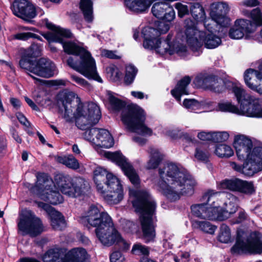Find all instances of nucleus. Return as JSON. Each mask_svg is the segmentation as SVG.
Instances as JSON below:
<instances>
[{
	"label": "nucleus",
	"instance_id": "f257e3e1",
	"mask_svg": "<svg viewBox=\"0 0 262 262\" xmlns=\"http://www.w3.org/2000/svg\"><path fill=\"white\" fill-rule=\"evenodd\" d=\"M60 101L64 110V118L69 121L72 117L75 118L77 127L82 130H86L83 133V137L86 140L95 145L99 143L97 138L99 133L108 138L107 130L91 128L98 122L101 117L100 108L96 104L80 102V98L73 92L63 93Z\"/></svg>",
	"mask_w": 262,
	"mask_h": 262
},
{
	"label": "nucleus",
	"instance_id": "f03ea898",
	"mask_svg": "<svg viewBox=\"0 0 262 262\" xmlns=\"http://www.w3.org/2000/svg\"><path fill=\"white\" fill-rule=\"evenodd\" d=\"M36 178L35 186L32 188V191L42 200L53 205L63 202L59 191L69 196L76 198L85 194L90 188L88 182L80 177L75 178L72 182L69 176L58 174L55 176L53 182L47 174L39 173Z\"/></svg>",
	"mask_w": 262,
	"mask_h": 262
},
{
	"label": "nucleus",
	"instance_id": "7ed1b4c3",
	"mask_svg": "<svg viewBox=\"0 0 262 262\" xmlns=\"http://www.w3.org/2000/svg\"><path fill=\"white\" fill-rule=\"evenodd\" d=\"M43 22L48 28L54 31L51 33L46 34V38L50 41L61 43L64 52L68 54L80 56L81 60L79 62L74 61L73 57H69L67 60L68 66L86 78L102 83V78L97 72L95 60L90 53L74 42L63 41L62 37H70L71 35V32L68 30L55 26L47 19H45Z\"/></svg>",
	"mask_w": 262,
	"mask_h": 262
},
{
	"label": "nucleus",
	"instance_id": "20e7f679",
	"mask_svg": "<svg viewBox=\"0 0 262 262\" xmlns=\"http://www.w3.org/2000/svg\"><path fill=\"white\" fill-rule=\"evenodd\" d=\"M159 174L163 181L160 187L164 195L170 201H175L182 195L193 193L196 182L181 166L168 163L159 169Z\"/></svg>",
	"mask_w": 262,
	"mask_h": 262
},
{
	"label": "nucleus",
	"instance_id": "39448f33",
	"mask_svg": "<svg viewBox=\"0 0 262 262\" xmlns=\"http://www.w3.org/2000/svg\"><path fill=\"white\" fill-rule=\"evenodd\" d=\"M225 85L234 94L239 107L230 101H221L217 105L216 103L209 101L206 103L209 109L249 117L262 118V99L251 95L239 83L229 81Z\"/></svg>",
	"mask_w": 262,
	"mask_h": 262
},
{
	"label": "nucleus",
	"instance_id": "423d86ee",
	"mask_svg": "<svg viewBox=\"0 0 262 262\" xmlns=\"http://www.w3.org/2000/svg\"><path fill=\"white\" fill-rule=\"evenodd\" d=\"M233 144L238 158L245 161L243 165L231 162L232 169L247 176H252L262 170V146L253 147L251 140L244 135L235 136Z\"/></svg>",
	"mask_w": 262,
	"mask_h": 262
},
{
	"label": "nucleus",
	"instance_id": "0eeeda50",
	"mask_svg": "<svg viewBox=\"0 0 262 262\" xmlns=\"http://www.w3.org/2000/svg\"><path fill=\"white\" fill-rule=\"evenodd\" d=\"M83 218L92 227H96L97 237L104 245L110 246L122 239L114 226L111 217L99 205H92L85 211Z\"/></svg>",
	"mask_w": 262,
	"mask_h": 262
},
{
	"label": "nucleus",
	"instance_id": "6e6552de",
	"mask_svg": "<svg viewBox=\"0 0 262 262\" xmlns=\"http://www.w3.org/2000/svg\"><path fill=\"white\" fill-rule=\"evenodd\" d=\"M129 195L134 198L133 204L140 213L143 237L146 243L154 240L156 236L155 216L156 203L148 191L145 190H129Z\"/></svg>",
	"mask_w": 262,
	"mask_h": 262
},
{
	"label": "nucleus",
	"instance_id": "1a4fd4ad",
	"mask_svg": "<svg viewBox=\"0 0 262 262\" xmlns=\"http://www.w3.org/2000/svg\"><path fill=\"white\" fill-rule=\"evenodd\" d=\"M42 46L37 43H32L28 49L26 55L19 61V66L35 80V82L42 83L43 80L30 74L48 78L57 74L55 64L50 60L40 58L38 61H33L30 58L37 57L41 55Z\"/></svg>",
	"mask_w": 262,
	"mask_h": 262
},
{
	"label": "nucleus",
	"instance_id": "9d476101",
	"mask_svg": "<svg viewBox=\"0 0 262 262\" xmlns=\"http://www.w3.org/2000/svg\"><path fill=\"white\" fill-rule=\"evenodd\" d=\"M144 38L143 46L145 49L154 50L157 53L164 55L168 53L170 55L174 53L184 57L187 55L188 50L186 46L182 42H180L178 39L170 43L171 36L168 35L166 40H162L159 37V32L155 29L146 27L141 32Z\"/></svg>",
	"mask_w": 262,
	"mask_h": 262
},
{
	"label": "nucleus",
	"instance_id": "9b49d317",
	"mask_svg": "<svg viewBox=\"0 0 262 262\" xmlns=\"http://www.w3.org/2000/svg\"><path fill=\"white\" fill-rule=\"evenodd\" d=\"M93 179L98 191L105 194V198L111 204H117L123 198L122 186L119 179L106 169L97 166L93 171Z\"/></svg>",
	"mask_w": 262,
	"mask_h": 262
},
{
	"label": "nucleus",
	"instance_id": "f8f14e48",
	"mask_svg": "<svg viewBox=\"0 0 262 262\" xmlns=\"http://www.w3.org/2000/svg\"><path fill=\"white\" fill-rule=\"evenodd\" d=\"M145 119L144 111L137 105H128L122 112L121 120L131 132L150 136L152 130L144 123Z\"/></svg>",
	"mask_w": 262,
	"mask_h": 262
},
{
	"label": "nucleus",
	"instance_id": "ddd939ff",
	"mask_svg": "<svg viewBox=\"0 0 262 262\" xmlns=\"http://www.w3.org/2000/svg\"><path fill=\"white\" fill-rule=\"evenodd\" d=\"M233 253H262V234L259 232H244L238 231L237 238L231 249Z\"/></svg>",
	"mask_w": 262,
	"mask_h": 262
},
{
	"label": "nucleus",
	"instance_id": "4468645a",
	"mask_svg": "<svg viewBox=\"0 0 262 262\" xmlns=\"http://www.w3.org/2000/svg\"><path fill=\"white\" fill-rule=\"evenodd\" d=\"M220 195L219 192L208 190L202 197V203L193 205L191 206L192 214L198 217L204 219L216 220L215 200Z\"/></svg>",
	"mask_w": 262,
	"mask_h": 262
},
{
	"label": "nucleus",
	"instance_id": "2eb2a0df",
	"mask_svg": "<svg viewBox=\"0 0 262 262\" xmlns=\"http://www.w3.org/2000/svg\"><path fill=\"white\" fill-rule=\"evenodd\" d=\"M86 250L81 247L72 249L68 253L63 249L49 250L43 256L44 262H84L86 256Z\"/></svg>",
	"mask_w": 262,
	"mask_h": 262
},
{
	"label": "nucleus",
	"instance_id": "dca6fc26",
	"mask_svg": "<svg viewBox=\"0 0 262 262\" xmlns=\"http://www.w3.org/2000/svg\"><path fill=\"white\" fill-rule=\"evenodd\" d=\"M185 30L178 34L176 39L183 41L185 40L193 51H198L203 45V37L205 35L204 31L199 30L196 24L190 18H187L184 21Z\"/></svg>",
	"mask_w": 262,
	"mask_h": 262
},
{
	"label": "nucleus",
	"instance_id": "f3484780",
	"mask_svg": "<svg viewBox=\"0 0 262 262\" xmlns=\"http://www.w3.org/2000/svg\"><path fill=\"white\" fill-rule=\"evenodd\" d=\"M220 193L215 200L216 220L224 221L229 218L237 210L238 198L231 193Z\"/></svg>",
	"mask_w": 262,
	"mask_h": 262
},
{
	"label": "nucleus",
	"instance_id": "a211bd4d",
	"mask_svg": "<svg viewBox=\"0 0 262 262\" xmlns=\"http://www.w3.org/2000/svg\"><path fill=\"white\" fill-rule=\"evenodd\" d=\"M18 227L23 234H29L34 237L43 231V226L40 220L30 210L22 211L18 223Z\"/></svg>",
	"mask_w": 262,
	"mask_h": 262
},
{
	"label": "nucleus",
	"instance_id": "6ab92c4d",
	"mask_svg": "<svg viewBox=\"0 0 262 262\" xmlns=\"http://www.w3.org/2000/svg\"><path fill=\"white\" fill-rule=\"evenodd\" d=\"M105 156L107 159L116 163L121 167L124 174L133 184L134 185L139 184L140 179L139 176L132 165L122 154L119 152H111L107 151L105 152Z\"/></svg>",
	"mask_w": 262,
	"mask_h": 262
},
{
	"label": "nucleus",
	"instance_id": "aec40b11",
	"mask_svg": "<svg viewBox=\"0 0 262 262\" xmlns=\"http://www.w3.org/2000/svg\"><path fill=\"white\" fill-rule=\"evenodd\" d=\"M217 187L220 189H228L248 194H251L255 191L253 182L238 179H225L217 183Z\"/></svg>",
	"mask_w": 262,
	"mask_h": 262
},
{
	"label": "nucleus",
	"instance_id": "412c9836",
	"mask_svg": "<svg viewBox=\"0 0 262 262\" xmlns=\"http://www.w3.org/2000/svg\"><path fill=\"white\" fill-rule=\"evenodd\" d=\"M193 83L198 88L209 90L215 93H221L224 90L222 80L213 75L201 73L198 74L193 81Z\"/></svg>",
	"mask_w": 262,
	"mask_h": 262
},
{
	"label": "nucleus",
	"instance_id": "4be33fe9",
	"mask_svg": "<svg viewBox=\"0 0 262 262\" xmlns=\"http://www.w3.org/2000/svg\"><path fill=\"white\" fill-rule=\"evenodd\" d=\"M244 80L249 88L262 94V60L257 70L249 69L245 72Z\"/></svg>",
	"mask_w": 262,
	"mask_h": 262
},
{
	"label": "nucleus",
	"instance_id": "5701e85b",
	"mask_svg": "<svg viewBox=\"0 0 262 262\" xmlns=\"http://www.w3.org/2000/svg\"><path fill=\"white\" fill-rule=\"evenodd\" d=\"M13 14L25 20L34 18L36 11L34 6L27 0H15L12 4Z\"/></svg>",
	"mask_w": 262,
	"mask_h": 262
},
{
	"label": "nucleus",
	"instance_id": "b1692460",
	"mask_svg": "<svg viewBox=\"0 0 262 262\" xmlns=\"http://www.w3.org/2000/svg\"><path fill=\"white\" fill-rule=\"evenodd\" d=\"M255 31V27L249 20L241 19L235 21L234 26L229 32V37L234 39H239L245 34H249Z\"/></svg>",
	"mask_w": 262,
	"mask_h": 262
},
{
	"label": "nucleus",
	"instance_id": "393cba45",
	"mask_svg": "<svg viewBox=\"0 0 262 262\" xmlns=\"http://www.w3.org/2000/svg\"><path fill=\"white\" fill-rule=\"evenodd\" d=\"M214 24L210 23L209 21H204V27L206 31L203 37V41L205 47L208 49H214L221 45V38L217 34L219 32L215 28H213Z\"/></svg>",
	"mask_w": 262,
	"mask_h": 262
},
{
	"label": "nucleus",
	"instance_id": "a878e982",
	"mask_svg": "<svg viewBox=\"0 0 262 262\" xmlns=\"http://www.w3.org/2000/svg\"><path fill=\"white\" fill-rule=\"evenodd\" d=\"M39 207L42 208L50 216L51 224L55 230H62L66 226L63 216L58 211L48 204L41 202H36Z\"/></svg>",
	"mask_w": 262,
	"mask_h": 262
},
{
	"label": "nucleus",
	"instance_id": "bb28decb",
	"mask_svg": "<svg viewBox=\"0 0 262 262\" xmlns=\"http://www.w3.org/2000/svg\"><path fill=\"white\" fill-rule=\"evenodd\" d=\"M154 0H125L126 7L136 13L143 12L148 9Z\"/></svg>",
	"mask_w": 262,
	"mask_h": 262
},
{
	"label": "nucleus",
	"instance_id": "cd10ccee",
	"mask_svg": "<svg viewBox=\"0 0 262 262\" xmlns=\"http://www.w3.org/2000/svg\"><path fill=\"white\" fill-rule=\"evenodd\" d=\"M190 81V78L185 76L178 83L176 88L171 91V95L178 101H180L182 95L189 94L187 87Z\"/></svg>",
	"mask_w": 262,
	"mask_h": 262
},
{
	"label": "nucleus",
	"instance_id": "c85d7f7f",
	"mask_svg": "<svg viewBox=\"0 0 262 262\" xmlns=\"http://www.w3.org/2000/svg\"><path fill=\"white\" fill-rule=\"evenodd\" d=\"M148 152L150 154V159L147 164L148 169L157 168L162 160V155L158 149L153 147H149Z\"/></svg>",
	"mask_w": 262,
	"mask_h": 262
},
{
	"label": "nucleus",
	"instance_id": "c756f323",
	"mask_svg": "<svg viewBox=\"0 0 262 262\" xmlns=\"http://www.w3.org/2000/svg\"><path fill=\"white\" fill-rule=\"evenodd\" d=\"M229 11L228 5L224 2L213 3L211 5L210 15L211 18H216L221 15H226Z\"/></svg>",
	"mask_w": 262,
	"mask_h": 262
},
{
	"label": "nucleus",
	"instance_id": "7c9ffc66",
	"mask_svg": "<svg viewBox=\"0 0 262 262\" xmlns=\"http://www.w3.org/2000/svg\"><path fill=\"white\" fill-rule=\"evenodd\" d=\"M80 8L85 20L90 23L93 19V3L91 0H80Z\"/></svg>",
	"mask_w": 262,
	"mask_h": 262
},
{
	"label": "nucleus",
	"instance_id": "2f4dec72",
	"mask_svg": "<svg viewBox=\"0 0 262 262\" xmlns=\"http://www.w3.org/2000/svg\"><path fill=\"white\" fill-rule=\"evenodd\" d=\"M190 11L193 18L197 21H202L205 19L206 14L202 6L199 3L191 4Z\"/></svg>",
	"mask_w": 262,
	"mask_h": 262
},
{
	"label": "nucleus",
	"instance_id": "473e14b6",
	"mask_svg": "<svg viewBox=\"0 0 262 262\" xmlns=\"http://www.w3.org/2000/svg\"><path fill=\"white\" fill-rule=\"evenodd\" d=\"M57 161L69 168L76 170L80 167L78 161L72 155L67 156H59L56 159Z\"/></svg>",
	"mask_w": 262,
	"mask_h": 262
},
{
	"label": "nucleus",
	"instance_id": "72a5a7b5",
	"mask_svg": "<svg viewBox=\"0 0 262 262\" xmlns=\"http://www.w3.org/2000/svg\"><path fill=\"white\" fill-rule=\"evenodd\" d=\"M192 225L193 228L199 229L202 231L211 234L214 233L216 227L208 221H193Z\"/></svg>",
	"mask_w": 262,
	"mask_h": 262
},
{
	"label": "nucleus",
	"instance_id": "f704fd0d",
	"mask_svg": "<svg viewBox=\"0 0 262 262\" xmlns=\"http://www.w3.org/2000/svg\"><path fill=\"white\" fill-rule=\"evenodd\" d=\"M215 154L220 158H229L234 154V151L231 146L226 144H220L216 146Z\"/></svg>",
	"mask_w": 262,
	"mask_h": 262
},
{
	"label": "nucleus",
	"instance_id": "c9c22d12",
	"mask_svg": "<svg viewBox=\"0 0 262 262\" xmlns=\"http://www.w3.org/2000/svg\"><path fill=\"white\" fill-rule=\"evenodd\" d=\"M249 17L251 19L250 22L255 27V30L257 27L262 26V12L258 8L252 10L249 14Z\"/></svg>",
	"mask_w": 262,
	"mask_h": 262
},
{
	"label": "nucleus",
	"instance_id": "e433bc0d",
	"mask_svg": "<svg viewBox=\"0 0 262 262\" xmlns=\"http://www.w3.org/2000/svg\"><path fill=\"white\" fill-rule=\"evenodd\" d=\"M106 94L107 99L113 109L119 111L125 106L124 102L116 98L112 92L107 91Z\"/></svg>",
	"mask_w": 262,
	"mask_h": 262
},
{
	"label": "nucleus",
	"instance_id": "4c0bfd02",
	"mask_svg": "<svg viewBox=\"0 0 262 262\" xmlns=\"http://www.w3.org/2000/svg\"><path fill=\"white\" fill-rule=\"evenodd\" d=\"M218 239L220 242L223 243H228L231 241L230 230L226 225L222 224L221 226Z\"/></svg>",
	"mask_w": 262,
	"mask_h": 262
},
{
	"label": "nucleus",
	"instance_id": "58836bf2",
	"mask_svg": "<svg viewBox=\"0 0 262 262\" xmlns=\"http://www.w3.org/2000/svg\"><path fill=\"white\" fill-rule=\"evenodd\" d=\"M108 134L109 136H107L108 138H106L103 135H101V133H99L97 137L99 143H96L95 145L106 148L113 146L114 143L113 138L108 131Z\"/></svg>",
	"mask_w": 262,
	"mask_h": 262
},
{
	"label": "nucleus",
	"instance_id": "ea45409f",
	"mask_svg": "<svg viewBox=\"0 0 262 262\" xmlns=\"http://www.w3.org/2000/svg\"><path fill=\"white\" fill-rule=\"evenodd\" d=\"M132 252L135 255L146 257V256L149 254V251L148 248L146 246L140 243H136L133 245Z\"/></svg>",
	"mask_w": 262,
	"mask_h": 262
},
{
	"label": "nucleus",
	"instance_id": "a19ab883",
	"mask_svg": "<svg viewBox=\"0 0 262 262\" xmlns=\"http://www.w3.org/2000/svg\"><path fill=\"white\" fill-rule=\"evenodd\" d=\"M137 71V69L133 65L129 64L126 67L124 82L126 84H129L133 82Z\"/></svg>",
	"mask_w": 262,
	"mask_h": 262
},
{
	"label": "nucleus",
	"instance_id": "79ce46f5",
	"mask_svg": "<svg viewBox=\"0 0 262 262\" xmlns=\"http://www.w3.org/2000/svg\"><path fill=\"white\" fill-rule=\"evenodd\" d=\"M211 20H206V21H209L210 23L214 24L213 28L217 27L216 24L223 27H226L230 24V19L226 15H221L216 18H211Z\"/></svg>",
	"mask_w": 262,
	"mask_h": 262
},
{
	"label": "nucleus",
	"instance_id": "37998d69",
	"mask_svg": "<svg viewBox=\"0 0 262 262\" xmlns=\"http://www.w3.org/2000/svg\"><path fill=\"white\" fill-rule=\"evenodd\" d=\"M210 156L209 152L205 148L200 147L195 149L194 157L198 161L207 162Z\"/></svg>",
	"mask_w": 262,
	"mask_h": 262
},
{
	"label": "nucleus",
	"instance_id": "c03bdc74",
	"mask_svg": "<svg viewBox=\"0 0 262 262\" xmlns=\"http://www.w3.org/2000/svg\"><path fill=\"white\" fill-rule=\"evenodd\" d=\"M106 71L107 76L112 81L118 80L121 76V72L114 65L108 67L106 69Z\"/></svg>",
	"mask_w": 262,
	"mask_h": 262
},
{
	"label": "nucleus",
	"instance_id": "a18cd8bd",
	"mask_svg": "<svg viewBox=\"0 0 262 262\" xmlns=\"http://www.w3.org/2000/svg\"><path fill=\"white\" fill-rule=\"evenodd\" d=\"M11 37L13 39L21 40H27L30 38H36L40 40H41V38L39 36L31 32L18 33L12 35Z\"/></svg>",
	"mask_w": 262,
	"mask_h": 262
},
{
	"label": "nucleus",
	"instance_id": "49530a36",
	"mask_svg": "<svg viewBox=\"0 0 262 262\" xmlns=\"http://www.w3.org/2000/svg\"><path fill=\"white\" fill-rule=\"evenodd\" d=\"M183 104L186 108L190 111L197 110L201 106L200 102L194 99H185L183 101Z\"/></svg>",
	"mask_w": 262,
	"mask_h": 262
},
{
	"label": "nucleus",
	"instance_id": "de8ad7c7",
	"mask_svg": "<svg viewBox=\"0 0 262 262\" xmlns=\"http://www.w3.org/2000/svg\"><path fill=\"white\" fill-rule=\"evenodd\" d=\"M229 137V134L226 132L212 133V141L214 142H221L227 141Z\"/></svg>",
	"mask_w": 262,
	"mask_h": 262
},
{
	"label": "nucleus",
	"instance_id": "09e8293b",
	"mask_svg": "<svg viewBox=\"0 0 262 262\" xmlns=\"http://www.w3.org/2000/svg\"><path fill=\"white\" fill-rule=\"evenodd\" d=\"M71 77L74 81L80 86L88 90H91V86L90 84L84 79L75 75H71Z\"/></svg>",
	"mask_w": 262,
	"mask_h": 262
},
{
	"label": "nucleus",
	"instance_id": "8fccbe9b",
	"mask_svg": "<svg viewBox=\"0 0 262 262\" xmlns=\"http://www.w3.org/2000/svg\"><path fill=\"white\" fill-rule=\"evenodd\" d=\"M125 258L120 251H115L110 255L111 262H125Z\"/></svg>",
	"mask_w": 262,
	"mask_h": 262
},
{
	"label": "nucleus",
	"instance_id": "3c124183",
	"mask_svg": "<svg viewBox=\"0 0 262 262\" xmlns=\"http://www.w3.org/2000/svg\"><path fill=\"white\" fill-rule=\"evenodd\" d=\"M175 8L177 9L178 16L180 17H183L185 15L188 14L189 9L187 5L177 3L175 4Z\"/></svg>",
	"mask_w": 262,
	"mask_h": 262
},
{
	"label": "nucleus",
	"instance_id": "603ef678",
	"mask_svg": "<svg viewBox=\"0 0 262 262\" xmlns=\"http://www.w3.org/2000/svg\"><path fill=\"white\" fill-rule=\"evenodd\" d=\"M164 15L163 18H161V19L167 21H172L175 17V12L173 8L169 5Z\"/></svg>",
	"mask_w": 262,
	"mask_h": 262
},
{
	"label": "nucleus",
	"instance_id": "864d4df0",
	"mask_svg": "<svg viewBox=\"0 0 262 262\" xmlns=\"http://www.w3.org/2000/svg\"><path fill=\"white\" fill-rule=\"evenodd\" d=\"M164 134L171 138L175 139L179 137L180 131L176 128L166 129L164 131Z\"/></svg>",
	"mask_w": 262,
	"mask_h": 262
},
{
	"label": "nucleus",
	"instance_id": "5fc2aeb1",
	"mask_svg": "<svg viewBox=\"0 0 262 262\" xmlns=\"http://www.w3.org/2000/svg\"><path fill=\"white\" fill-rule=\"evenodd\" d=\"M101 55L111 59H118L120 57L116 54V52L103 49L101 51Z\"/></svg>",
	"mask_w": 262,
	"mask_h": 262
},
{
	"label": "nucleus",
	"instance_id": "6e6d98bb",
	"mask_svg": "<svg viewBox=\"0 0 262 262\" xmlns=\"http://www.w3.org/2000/svg\"><path fill=\"white\" fill-rule=\"evenodd\" d=\"M248 216L244 210H241L238 213V217L234 221H232V224H239L245 220H247Z\"/></svg>",
	"mask_w": 262,
	"mask_h": 262
},
{
	"label": "nucleus",
	"instance_id": "4d7b16f0",
	"mask_svg": "<svg viewBox=\"0 0 262 262\" xmlns=\"http://www.w3.org/2000/svg\"><path fill=\"white\" fill-rule=\"evenodd\" d=\"M198 137L201 140L211 141L212 139V133L202 132L198 134Z\"/></svg>",
	"mask_w": 262,
	"mask_h": 262
},
{
	"label": "nucleus",
	"instance_id": "13d9d810",
	"mask_svg": "<svg viewBox=\"0 0 262 262\" xmlns=\"http://www.w3.org/2000/svg\"><path fill=\"white\" fill-rule=\"evenodd\" d=\"M169 25L167 23H161L159 25L158 30L156 29L159 32V36L161 34L166 33L169 29Z\"/></svg>",
	"mask_w": 262,
	"mask_h": 262
},
{
	"label": "nucleus",
	"instance_id": "bf43d9fd",
	"mask_svg": "<svg viewBox=\"0 0 262 262\" xmlns=\"http://www.w3.org/2000/svg\"><path fill=\"white\" fill-rule=\"evenodd\" d=\"M242 3L243 5L249 7H254L259 4L258 0H243Z\"/></svg>",
	"mask_w": 262,
	"mask_h": 262
},
{
	"label": "nucleus",
	"instance_id": "052dcab7",
	"mask_svg": "<svg viewBox=\"0 0 262 262\" xmlns=\"http://www.w3.org/2000/svg\"><path fill=\"white\" fill-rule=\"evenodd\" d=\"M16 117L20 123L26 126H29L30 125L29 122L27 120V118L23 114L20 113H16Z\"/></svg>",
	"mask_w": 262,
	"mask_h": 262
},
{
	"label": "nucleus",
	"instance_id": "680f3d73",
	"mask_svg": "<svg viewBox=\"0 0 262 262\" xmlns=\"http://www.w3.org/2000/svg\"><path fill=\"white\" fill-rule=\"evenodd\" d=\"M133 140L135 142L137 143L140 145H143L146 142V139L144 138L139 137V136H135L133 138Z\"/></svg>",
	"mask_w": 262,
	"mask_h": 262
},
{
	"label": "nucleus",
	"instance_id": "e2e57ef3",
	"mask_svg": "<svg viewBox=\"0 0 262 262\" xmlns=\"http://www.w3.org/2000/svg\"><path fill=\"white\" fill-rule=\"evenodd\" d=\"M25 99L27 104L34 110H38V106L33 102V101L27 97H25Z\"/></svg>",
	"mask_w": 262,
	"mask_h": 262
},
{
	"label": "nucleus",
	"instance_id": "0e129e2a",
	"mask_svg": "<svg viewBox=\"0 0 262 262\" xmlns=\"http://www.w3.org/2000/svg\"><path fill=\"white\" fill-rule=\"evenodd\" d=\"M10 101V103L15 108L18 109L20 107V102L18 99L15 98H11Z\"/></svg>",
	"mask_w": 262,
	"mask_h": 262
},
{
	"label": "nucleus",
	"instance_id": "69168bd1",
	"mask_svg": "<svg viewBox=\"0 0 262 262\" xmlns=\"http://www.w3.org/2000/svg\"><path fill=\"white\" fill-rule=\"evenodd\" d=\"M131 94L132 96L135 97V98L142 99L144 97V95L143 93L141 92H136V91H132L131 92Z\"/></svg>",
	"mask_w": 262,
	"mask_h": 262
},
{
	"label": "nucleus",
	"instance_id": "338daca9",
	"mask_svg": "<svg viewBox=\"0 0 262 262\" xmlns=\"http://www.w3.org/2000/svg\"><path fill=\"white\" fill-rule=\"evenodd\" d=\"M6 146V144L4 139L0 137V154L5 149Z\"/></svg>",
	"mask_w": 262,
	"mask_h": 262
},
{
	"label": "nucleus",
	"instance_id": "774afa93",
	"mask_svg": "<svg viewBox=\"0 0 262 262\" xmlns=\"http://www.w3.org/2000/svg\"><path fill=\"white\" fill-rule=\"evenodd\" d=\"M72 151L74 154L76 155H80L81 154L80 150L79 149L78 146L76 144H74L73 145Z\"/></svg>",
	"mask_w": 262,
	"mask_h": 262
}]
</instances>
